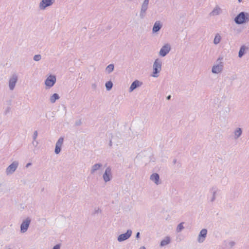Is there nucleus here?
<instances>
[{"mask_svg": "<svg viewBox=\"0 0 249 249\" xmlns=\"http://www.w3.org/2000/svg\"><path fill=\"white\" fill-rule=\"evenodd\" d=\"M173 163H174V164H175L176 163V162H177V160H176V159H174V160H173Z\"/></svg>", "mask_w": 249, "mask_h": 249, "instance_id": "obj_42", "label": "nucleus"}, {"mask_svg": "<svg viewBox=\"0 0 249 249\" xmlns=\"http://www.w3.org/2000/svg\"><path fill=\"white\" fill-rule=\"evenodd\" d=\"M223 59V58H219L217 60V61H218L219 60H221Z\"/></svg>", "mask_w": 249, "mask_h": 249, "instance_id": "obj_45", "label": "nucleus"}, {"mask_svg": "<svg viewBox=\"0 0 249 249\" xmlns=\"http://www.w3.org/2000/svg\"><path fill=\"white\" fill-rule=\"evenodd\" d=\"M109 144L110 146H112V142H111V141H110Z\"/></svg>", "mask_w": 249, "mask_h": 249, "instance_id": "obj_43", "label": "nucleus"}, {"mask_svg": "<svg viewBox=\"0 0 249 249\" xmlns=\"http://www.w3.org/2000/svg\"><path fill=\"white\" fill-rule=\"evenodd\" d=\"M248 49V47L244 45L241 46L238 52V57L241 58L246 53Z\"/></svg>", "mask_w": 249, "mask_h": 249, "instance_id": "obj_18", "label": "nucleus"}, {"mask_svg": "<svg viewBox=\"0 0 249 249\" xmlns=\"http://www.w3.org/2000/svg\"><path fill=\"white\" fill-rule=\"evenodd\" d=\"M223 68V63L220 62L218 64L214 65L212 69V72L213 73L217 74L222 71Z\"/></svg>", "mask_w": 249, "mask_h": 249, "instance_id": "obj_13", "label": "nucleus"}, {"mask_svg": "<svg viewBox=\"0 0 249 249\" xmlns=\"http://www.w3.org/2000/svg\"><path fill=\"white\" fill-rule=\"evenodd\" d=\"M171 95H169L167 96L166 99H167V100H169L171 99Z\"/></svg>", "mask_w": 249, "mask_h": 249, "instance_id": "obj_38", "label": "nucleus"}, {"mask_svg": "<svg viewBox=\"0 0 249 249\" xmlns=\"http://www.w3.org/2000/svg\"><path fill=\"white\" fill-rule=\"evenodd\" d=\"M103 179L105 182H107L110 181L112 178L111 168L110 166L107 167L103 174Z\"/></svg>", "mask_w": 249, "mask_h": 249, "instance_id": "obj_3", "label": "nucleus"}, {"mask_svg": "<svg viewBox=\"0 0 249 249\" xmlns=\"http://www.w3.org/2000/svg\"><path fill=\"white\" fill-rule=\"evenodd\" d=\"M148 4H147L142 3L140 14V17L141 19H143L145 16L146 11L148 8Z\"/></svg>", "mask_w": 249, "mask_h": 249, "instance_id": "obj_16", "label": "nucleus"}, {"mask_svg": "<svg viewBox=\"0 0 249 249\" xmlns=\"http://www.w3.org/2000/svg\"><path fill=\"white\" fill-rule=\"evenodd\" d=\"M238 0V1H239V2H241L242 1V0Z\"/></svg>", "mask_w": 249, "mask_h": 249, "instance_id": "obj_46", "label": "nucleus"}, {"mask_svg": "<svg viewBox=\"0 0 249 249\" xmlns=\"http://www.w3.org/2000/svg\"><path fill=\"white\" fill-rule=\"evenodd\" d=\"M140 249H146V248H145L144 246H143V247H141L140 248Z\"/></svg>", "mask_w": 249, "mask_h": 249, "instance_id": "obj_44", "label": "nucleus"}, {"mask_svg": "<svg viewBox=\"0 0 249 249\" xmlns=\"http://www.w3.org/2000/svg\"><path fill=\"white\" fill-rule=\"evenodd\" d=\"M34 60L36 61H38L41 59V56L40 54H36L34 56Z\"/></svg>", "mask_w": 249, "mask_h": 249, "instance_id": "obj_29", "label": "nucleus"}, {"mask_svg": "<svg viewBox=\"0 0 249 249\" xmlns=\"http://www.w3.org/2000/svg\"><path fill=\"white\" fill-rule=\"evenodd\" d=\"M217 191L218 189L217 188V187L216 186H213L210 191L213 194V196H215Z\"/></svg>", "mask_w": 249, "mask_h": 249, "instance_id": "obj_28", "label": "nucleus"}, {"mask_svg": "<svg viewBox=\"0 0 249 249\" xmlns=\"http://www.w3.org/2000/svg\"><path fill=\"white\" fill-rule=\"evenodd\" d=\"M103 165L102 163H96L92 166L90 170V173L93 174L96 171L100 169L102 167Z\"/></svg>", "mask_w": 249, "mask_h": 249, "instance_id": "obj_19", "label": "nucleus"}, {"mask_svg": "<svg viewBox=\"0 0 249 249\" xmlns=\"http://www.w3.org/2000/svg\"><path fill=\"white\" fill-rule=\"evenodd\" d=\"M236 24L241 25L249 21V13L246 12H241L234 18Z\"/></svg>", "mask_w": 249, "mask_h": 249, "instance_id": "obj_1", "label": "nucleus"}, {"mask_svg": "<svg viewBox=\"0 0 249 249\" xmlns=\"http://www.w3.org/2000/svg\"><path fill=\"white\" fill-rule=\"evenodd\" d=\"M161 65L162 62L160 59L157 58L155 60L153 66V71L151 75L152 76L157 77L159 76L158 73L161 70Z\"/></svg>", "mask_w": 249, "mask_h": 249, "instance_id": "obj_2", "label": "nucleus"}, {"mask_svg": "<svg viewBox=\"0 0 249 249\" xmlns=\"http://www.w3.org/2000/svg\"><path fill=\"white\" fill-rule=\"evenodd\" d=\"M114 68V65L113 64H110L107 67L106 71L108 72V73H110L113 71Z\"/></svg>", "mask_w": 249, "mask_h": 249, "instance_id": "obj_27", "label": "nucleus"}, {"mask_svg": "<svg viewBox=\"0 0 249 249\" xmlns=\"http://www.w3.org/2000/svg\"><path fill=\"white\" fill-rule=\"evenodd\" d=\"M60 98L59 95L57 93L53 94L50 98V102L51 103H54L56 101Z\"/></svg>", "mask_w": 249, "mask_h": 249, "instance_id": "obj_22", "label": "nucleus"}, {"mask_svg": "<svg viewBox=\"0 0 249 249\" xmlns=\"http://www.w3.org/2000/svg\"><path fill=\"white\" fill-rule=\"evenodd\" d=\"M184 222L180 223L177 226L176 229V231L177 232H181L183 229H184V227L183 226Z\"/></svg>", "mask_w": 249, "mask_h": 249, "instance_id": "obj_25", "label": "nucleus"}, {"mask_svg": "<svg viewBox=\"0 0 249 249\" xmlns=\"http://www.w3.org/2000/svg\"><path fill=\"white\" fill-rule=\"evenodd\" d=\"M101 210L99 209V208H98L97 209H95L94 210V214L97 213L99 212H101Z\"/></svg>", "mask_w": 249, "mask_h": 249, "instance_id": "obj_33", "label": "nucleus"}, {"mask_svg": "<svg viewBox=\"0 0 249 249\" xmlns=\"http://www.w3.org/2000/svg\"><path fill=\"white\" fill-rule=\"evenodd\" d=\"M81 124V122L80 120H79V121H77L75 123V124L76 125V126H78V125H80V124Z\"/></svg>", "mask_w": 249, "mask_h": 249, "instance_id": "obj_32", "label": "nucleus"}, {"mask_svg": "<svg viewBox=\"0 0 249 249\" xmlns=\"http://www.w3.org/2000/svg\"><path fill=\"white\" fill-rule=\"evenodd\" d=\"M142 84V82H140V81L138 80H136L134 81L131 85H130V87L129 88V91L132 92L134 89H135L136 88L141 86Z\"/></svg>", "mask_w": 249, "mask_h": 249, "instance_id": "obj_14", "label": "nucleus"}, {"mask_svg": "<svg viewBox=\"0 0 249 249\" xmlns=\"http://www.w3.org/2000/svg\"><path fill=\"white\" fill-rule=\"evenodd\" d=\"M18 80V76L16 74H13L9 80V87L10 90L14 89Z\"/></svg>", "mask_w": 249, "mask_h": 249, "instance_id": "obj_9", "label": "nucleus"}, {"mask_svg": "<svg viewBox=\"0 0 249 249\" xmlns=\"http://www.w3.org/2000/svg\"><path fill=\"white\" fill-rule=\"evenodd\" d=\"M32 164L31 163L29 162V163H28L26 165V167H28L29 166H30Z\"/></svg>", "mask_w": 249, "mask_h": 249, "instance_id": "obj_41", "label": "nucleus"}, {"mask_svg": "<svg viewBox=\"0 0 249 249\" xmlns=\"http://www.w3.org/2000/svg\"><path fill=\"white\" fill-rule=\"evenodd\" d=\"M56 82V77L53 75H50L48 77L45 81V84L47 87L49 88L52 87Z\"/></svg>", "mask_w": 249, "mask_h": 249, "instance_id": "obj_7", "label": "nucleus"}, {"mask_svg": "<svg viewBox=\"0 0 249 249\" xmlns=\"http://www.w3.org/2000/svg\"><path fill=\"white\" fill-rule=\"evenodd\" d=\"M33 145H34L35 146H36L37 144H38V142H36V143L34 142H33Z\"/></svg>", "mask_w": 249, "mask_h": 249, "instance_id": "obj_40", "label": "nucleus"}, {"mask_svg": "<svg viewBox=\"0 0 249 249\" xmlns=\"http://www.w3.org/2000/svg\"><path fill=\"white\" fill-rule=\"evenodd\" d=\"M37 131L36 130L35 131V132H34V134H33V140L34 141H35L37 137Z\"/></svg>", "mask_w": 249, "mask_h": 249, "instance_id": "obj_30", "label": "nucleus"}, {"mask_svg": "<svg viewBox=\"0 0 249 249\" xmlns=\"http://www.w3.org/2000/svg\"><path fill=\"white\" fill-rule=\"evenodd\" d=\"M171 47L169 45L165 44L162 47L159 53L160 55L162 57L166 56L170 52Z\"/></svg>", "mask_w": 249, "mask_h": 249, "instance_id": "obj_12", "label": "nucleus"}, {"mask_svg": "<svg viewBox=\"0 0 249 249\" xmlns=\"http://www.w3.org/2000/svg\"><path fill=\"white\" fill-rule=\"evenodd\" d=\"M91 87L93 89H95L96 88L97 85L95 83L92 84Z\"/></svg>", "mask_w": 249, "mask_h": 249, "instance_id": "obj_35", "label": "nucleus"}, {"mask_svg": "<svg viewBox=\"0 0 249 249\" xmlns=\"http://www.w3.org/2000/svg\"><path fill=\"white\" fill-rule=\"evenodd\" d=\"M149 1V0H144V1L143 2V3L148 4Z\"/></svg>", "mask_w": 249, "mask_h": 249, "instance_id": "obj_37", "label": "nucleus"}, {"mask_svg": "<svg viewBox=\"0 0 249 249\" xmlns=\"http://www.w3.org/2000/svg\"><path fill=\"white\" fill-rule=\"evenodd\" d=\"M162 26V24L160 21H156L152 28L153 33H156L158 32L161 29Z\"/></svg>", "mask_w": 249, "mask_h": 249, "instance_id": "obj_15", "label": "nucleus"}, {"mask_svg": "<svg viewBox=\"0 0 249 249\" xmlns=\"http://www.w3.org/2000/svg\"><path fill=\"white\" fill-rule=\"evenodd\" d=\"M54 2V0H41L39 7L40 10H44L47 7L52 5Z\"/></svg>", "mask_w": 249, "mask_h": 249, "instance_id": "obj_8", "label": "nucleus"}, {"mask_svg": "<svg viewBox=\"0 0 249 249\" xmlns=\"http://www.w3.org/2000/svg\"><path fill=\"white\" fill-rule=\"evenodd\" d=\"M64 142V138L60 137L58 141H57L54 149V152L56 154H58L60 153L61 150V147Z\"/></svg>", "mask_w": 249, "mask_h": 249, "instance_id": "obj_10", "label": "nucleus"}, {"mask_svg": "<svg viewBox=\"0 0 249 249\" xmlns=\"http://www.w3.org/2000/svg\"><path fill=\"white\" fill-rule=\"evenodd\" d=\"M140 237V233L139 232H138L137 233H136V238L137 239H139Z\"/></svg>", "mask_w": 249, "mask_h": 249, "instance_id": "obj_34", "label": "nucleus"}, {"mask_svg": "<svg viewBox=\"0 0 249 249\" xmlns=\"http://www.w3.org/2000/svg\"><path fill=\"white\" fill-rule=\"evenodd\" d=\"M215 196H213L211 199V201L213 202L215 200Z\"/></svg>", "mask_w": 249, "mask_h": 249, "instance_id": "obj_36", "label": "nucleus"}, {"mask_svg": "<svg viewBox=\"0 0 249 249\" xmlns=\"http://www.w3.org/2000/svg\"><path fill=\"white\" fill-rule=\"evenodd\" d=\"M207 230L206 229H203L201 230L198 234L197 241L199 243H203L207 236Z\"/></svg>", "mask_w": 249, "mask_h": 249, "instance_id": "obj_11", "label": "nucleus"}, {"mask_svg": "<svg viewBox=\"0 0 249 249\" xmlns=\"http://www.w3.org/2000/svg\"><path fill=\"white\" fill-rule=\"evenodd\" d=\"M235 245V243L234 241H231L229 243V245L230 248L233 247Z\"/></svg>", "mask_w": 249, "mask_h": 249, "instance_id": "obj_31", "label": "nucleus"}, {"mask_svg": "<svg viewBox=\"0 0 249 249\" xmlns=\"http://www.w3.org/2000/svg\"><path fill=\"white\" fill-rule=\"evenodd\" d=\"M18 165V162L17 161H13L9 165L6 169V173L7 175L13 174L17 169Z\"/></svg>", "mask_w": 249, "mask_h": 249, "instance_id": "obj_4", "label": "nucleus"}, {"mask_svg": "<svg viewBox=\"0 0 249 249\" xmlns=\"http://www.w3.org/2000/svg\"><path fill=\"white\" fill-rule=\"evenodd\" d=\"M171 242V238L169 236H166L163 239H162L160 243V247H164Z\"/></svg>", "mask_w": 249, "mask_h": 249, "instance_id": "obj_20", "label": "nucleus"}, {"mask_svg": "<svg viewBox=\"0 0 249 249\" xmlns=\"http://www.w3.org/2000/svg\"><path fill=\"white\" fill-rule=\"evenodd\" d=\"M33 145H34L35 146H36L37 144H38V142H36V143L34 142H33Z\"/></svg>", "mask_w": 249, "mask_h": 249, "instance_id": "obj_39", "label": "nucleus"}, {"mask_svg": "<svg viewBox=\"0 0 249 249\" xmlns=\"http://www.w3.org/2000/svg\"><path fill=\"white\" fill-rule=\"evenodd\" d=\"M31 221V219L29 217H27L26 219L23 220L20 225V232L21 233H24L28 230Z\"/></svg>", "mask_w": 249, "mask_h": 249, "instance_id": "obj_5", "label": "nucleus"}, {"mask_svg": "<svg viewBox=\"0 0 249 249\" xmlns=\"http://www.w3.org/2000/svg\"><path fill=\"white\" fill-rule=\"evenodd\" d=\"M221 9L219 7H216L210 13L211 16H216L220 14Z\"/></svg>", "mask_w": 249, "mask_h": 249, "instance_id": "obj_23", "label": "nucleus"}, {"mask_svg": "<svg viewBox=\"0 0 249 249\" xmlns=\"http://www.w3.org/2000/svg\"><path fill=\"white\" fill-rule=\"evenodd\" d=\"M105 86H106L107 90L109 91L112 88L113 83L111 81H108L106 83Z\"/></svg>", "mask_w": 249, "mask_h": 249, "instance_id": "obj_24", "label": "nucleus"}, {"mask_svg": "<svg viewBox=\"0 0 249 249\" xmlns=\"http://www.w3.org/2000/svg\"><path fill=\"white\" fill-rule=\"evenodd\" d=\"M234 139H237L242 134V129L241 128H237L234 131Z\"/></svg>", "mask_w": 249, "mask_h": 249, "instance_id": "obj_21", "label": "nucleus"}, {"mask_svg": "<svg viewBox=\"0 0 249 249\" xmlns=\"http://www.w3.org/2000/svg\"><path fill=\"white\" fill-rule=\"evenodd\" d=\"M221 38L220 36L218 34H216L213 40V43L214 44H218L221 40Z\"/></svg>", "mask_w": 249, "mask_h": 249, "instance_id": "obj_26", "label": "nucleus"}, {"mask_svg": "<svg viewBox=\"0 0 249 249\" xmlns=\"http://www.w3.org/2000/svg\"><path fill=\"white\" fill-rule=\"evenodd\" d=\"M150 178L157 185H159L160 183V176L157 173H153L151 174Z\"/></svg>", "mask_w": 249, "mask_h": 249, "instance_id": "obj_17", "label": "nucleus"}, {"mask_svg": "<svg viewBox=\"0 0 249 249\" xmlns=\"http://www.w3.org/2000/svg\"><path fill=\"white\" fill-rule=\"evenodd\" d=\"M132 233L131 230H127L126 232L121 234L118 236L117 240L119 242H121L124 241L130 237Z\"/></svg>", "mask_w": 249, "mask_h": 249, "instance_id": "obj_6", "label": "nucleus"}]
</instances>
